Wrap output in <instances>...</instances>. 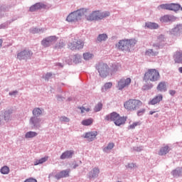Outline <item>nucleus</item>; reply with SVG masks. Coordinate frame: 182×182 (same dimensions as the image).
Returning a JSON list of instances; mask_svg holds the SVG:
<instances>
[{"mask_svg":"<svg viewBox=\"0 0 182 182\" xmlns=\"http://www.w3.org/2000/svg\"><path fill=\"white\" fill-rule=\"evenodd\" d=\"M110 16L109 11H94L90 14H89V10L87 9V14L84 15L87 21H100L104 18H107Z\"/></svg>","mask_w":182,"mask_h":182,"instance_id":"obj_1","label":"nucleus"},{"mask_svg":"<svg viewBox=\"0 0 182 182\" xmlns=\"http://www.w3.org/2000/svg\"><path fill=\"white\" fill-rule=\"evenodd\" d=\"M136 43H137V41H136V39L121 40L118 44L116 45V48L119 50L127 52L129 51L130 48H133Z\"/></svg>","mask_w":182,"mask_h":182,"instance_id":"obj_2","label":"nucleus"},{"mask_svg":"<svg viewBox=\"0 0 182 182\" xmlns=\"http://www.w3.org/2000/svg\"><path fill=\"white\" fill-rule=\"evenodd\" d=\"M142 106L143 102L136 99H129L124 103V107L128 112H135V110H139Z\"/></svg>","mask_w":182,"mask_h":182,"instance_id":"obj_3","label":"nucleus"},{"mask_svg":"<svg viewBox=\"0 0 182 182\" xmlns=\"http://www.w3.org/2000/svg\"><path fill=\"white\" fill-rule=\"evenodd\" d=\"M105 120L114 122L116 126H122V124L126 123L127 117H122L117 112H112L110 114L105 117Z\"/></svg>","mask_w":182,"mask_h":182,"instance_id":"obj_4","label":"nucleus"},{"mask_svg":"<svg viewBox=\"0 0 182 182\" xmlns=\"http://www.w3.org/2000/svg\"><path fill=\"white\" fill-rule=\"evenodd\" d=\"M160 79V73L156 69H148L144 75L145 82H157Z\"/></svg>","mask_w":182,"mask_h":182,"instance_id":"obj_5","label":"nucleus"},{"mask_svg":"<svg viewBox=\"0 0 182 182\" xmlns=\"http://www.w3.org/2000/svg\"><path fill=\"white\" fill-rule=\"evenodd\" d=\"M87 14V10L86 9H81L70 14L68 16L66 21H68V22H76V21H80L82 17Z\"/></svg>","mask_w":182,"mask_h":182,"instance_id":"obj_6","label":"nucleus"},{"mask_svg":"<svg viewBox=\"0 0 182 182\" xmlns=\"http://www.w3.org/2000/svg\"><path fill=\"white\" fill-rule=\"evenodd\" d=\"M96 69L97 70L98 73H100V76H101V77H107V76L110 75V68L105 63H100L97 65Z\"/></svg>","mask_w":182,"mask_h":182,"instance_id":"obj_7","label":"nucleus"},{"mask_svg":"<svg viewBox=\"0 0 182 182\" xmlns=\"http://www.w3.org/2000/svg\"><path fill=\"white\" fill-rule=\"evenodd\" d=\"M83 46H85L83 41L77 38H73L71 42L68 44V48L71 50L83 49Z\"/></svg>","mask_w":182,"mask_h":182,"instance_id":"obj_8","label":"nucleus"},{"mask_svg":"<svg viewBox=\"0 0 182 182\" xmlns=\"http://www.w3.org/2000/svg\"><path fill=\"white\" fill-rule=\"evenodd\" d=\"M33 53L29 50H23L17 53V59L18 60H28L32 58Z\"/></svg>","mask_w":182,"mask_h":182,"instance_id":"obj_9","label":"nucleus"},{"mask_svg":"<svg viewBox=\"0 0 182 182\" xmlns=\"http://www.w3.org/2000/svg\"><path fill=\"white\" fill-rule=\"evenodd\" d=\"M132 83V79L130 77H128L127 79L125 78H122L119 82H118V85L117 87L119 90H122L124 89V87L129 86Z\"/></svg>","mask_w":182,"mask_h":182,"instance_id":"obj_10","label":"nucleus"},{"mask_svg":"<svg viewBox=\"0 0 182 182\" xmlns=\"http://www.w3.org/2000/svg\"><path fill=\"white\" fill-rule=\"evenodd\" d=\"M56 36L48 37L41 41V45H43L44 48H48V46H50L52 43H55V42H56Z\"/></svg>","mask_w":182,"mask_h":182,"instance_id":"obj_11","label":"nucleus"},{"mask_svg":"<svg viewBox=\"0 0 182 182\" xmlns=\"http://www.w3.org/2000/svg\"><path fill=\"white\" fill-rule=\"evenodd\" d=\"M39 9H46V5L42 3H36L30 7L29 11L30 12H36Z\"/></svg>","mask_w":182,"mask_h":182,"instance_id":"obj_12","label":"nucleus"},{"mask_svg":"<svg viewBox=\"0 0 182 182\" xmlns=\"http://www.w3.org/2000/svg\"><path fill=\"white\" fill-rule=\"evenodd\" d=\"M96 136H97V132L93 131L87 132L85 134V138L87 139L88 141H93V140L96 139Z\"/></svg>","mask_w":182,"mask_h":182,"instance_id":"obj_13","label":"nucleus"},{"mask_svg":"<svg viewBox=\"0 0 182 182\" xmlns=\"http://www.w3.org/2000/svg\"><path fill=\"white\" fill-rule=\"evenodd\" d=\"M73 154H75V152L72 150L65 151L61 154V156H60V159L61 160H65L66 159H72V157L73 156Z\"/></svg>","mask_w":182,"mask_h":182,"instance_id":"obj_14","label":"nucleus"},{"mask_svg":"<svg viewBox=\"0 0 182 182\" xmlns=\"http://www.w3.org/2000/svg\"><path fill=\"white\" fill-rule=\"evenodd\" d=\"M100 173V169L99 168H93L91 171L88 173L89 178H96V177L99 176V173Z\"/></svg>","mask_w":182,"mask_h":182,"instance_id":"obj_15","label":"nucleus"},{"mask_svg":"<svg viewBox=\"0 0 182 182\" xmlns=\"http://www.w3.org/2000/svg\"><path fill=\"white\" fill-rule=\"evenodd\" d=\"M69 173H70V170L62 171L55 175V178H57V180H59L65 177H69Z\"/></svg>","mask_w":182,"mask_h":182,"instance_id":"obj_16","label":"nucleus"},{"mask_svg":"<svg viewBox=\"0 0 182 182\" xmlns=\"http://www.w3.org/2000/svg\"><path fill=\"white\" fill-rule=\"evenodd\" d=\"M176 63H182V51H176L173 55Z\"/></svg>","mask_w":182,"mask_h":182,"instance_id":"obj_17","label":"nucleus"},{"mask_svg":"<svg viewBox=\"0 0 182 182\" xmlns=\"http://www.w3.org/2000/svg\"><path fill=\"white\" fill-rule=\"evenodd\" d=\"M161 100H163V95H159L156 96L155 97H154L149 102V105H157L159 104L160 102H161Z\"/></svg>","mask_w":182,"mask_h":182,"instance_id":"obj_18","label":"nucleus"},{"mask_svg":"<svg viewBox=\"0 0 182 182\" xmlns=\"http://www.w3.org/2000/svg\"><path fill=\"white\" fill-rule=\"evenodd\" d=\"M146 29H159V25L157 23L146 22L145 23Z\"/></svg>","mask_w":182,"mask_h":182,"instance_id":"obj_19","label":"nucleus"},{"mask_svg":"<svg viewBox=\"0 0 182 182\" xmlns=\"http://www.w3.org/2000/svg\"><path fill=\"white\" fill-rule=\"evenodd\" d=\"M156 89L157 90H159V92H166V90H167L166 82H159V85H157Z\"/></svg>","mask_w":182,"mask_h":182,"instance_id":"obj_20","label":"nucleus"},{"mask_svg":"<svg viewBox=\"0 0 182 182\" xmlns=\"http://www.w3.org/2000/svg\"><path fill=\"white\" fill-rule=\"evenodd\" d=\"M168 151H170V147H168V146L166 145L160 149L159 155V156H165V154H167V153H168Z\"/></svg>","mask_w":182,"mask_h":182,"instance_id":"obj_21","label":"nucleus"},{"mask_svg":"<svg viewBox=\"0 0 182 182\" xmlns=\"http://www.w3.org/2000/svg\"><path fill=\"white\" fill-rule=\"evenodd\" d=\"M182 33V25H178L173 29V35L178 36Z\"/></svg>","mask_w":182,"mask_h":182,"instance_id":"obj_22","label":"nucleus"},{"mask_svg":"<svg viewBox=\"0 0 182 182\" xmlns=\"http://www.w3.org/2000/svg\"><path fill=\"white\" fill-rule=\"evenodd\" d=\"M145 55L146 56H157V55H159V50L149 49L145 52Z\"/></svg>","mask_w":182,"mask_h":182,"instance_id":"obj_23","label":"nucleus"},{"mask_svg":"<svg viewBox=\"0 0 182 182\" xmlns=\"http://www.w3.org/2000/svg\"><path fill=\"white\" fill-rule=\"evenodd\" d=\"M48 159H49L48 156H45L43 158H41V159H37L34 162V166H38L39 164H43V163H46V161H48Z\"/></svg>","mask_w":182,"mask_h":182,"instance_id":"obj_24","label":"nucleus"},{"mask_svg":"<svg viewBox=\"0 0 182 182\" xmlns=\"http://www.w3.org/2000/svg\"><path fill=\"white\" fill-rule=\"evenodd\" d=\"M117 70H119V65L112 64L111 68H109V75H114Z\"/></svg>","mask_w":182,"mask_h":182,"instance_id":"obj_25","label":"nucleus"},{"mask_svg":"<svg viewBox=\"0 0 182 182\" xmlns=\"http://www.w3.org/2000/svg\"><path fill=\"white\" fill-rule=\"evenodd\" d=\"M81 124H82V126H91V124H93V119L89 118L84 119L82 121Z\"/></svg>","mask_w":182,"mask_h":182,"instance_id":"obj_26","label":"nucleus"},{"mask_svg":"<svg viewBox=\"0 0 182 182\" xmlns=\"http://www.w3.org/2000/svg\"><path fill=\"white\" fill-rule=\"evenodd\" d=\"M181 6L180 4H169V11H178Z\"/></svg>","mask_w":182,"mask_h":182,"instance_id":"obj_27","label":"nucleus"},{"mask_svg":"<svg viewBox=\"0 0 182 182\" xmlns=\"http://www.w3.org/2000/svg\"><path fill=\"white\" fill-rule=\"evenodd\" d=\"M36 136H38V133L35 132H28L26 134L25 137L26 139H32L33 137H36Z\"/></svg>","mask_w":182,"mask_h":182,"instance_id":"obj_28","label":"nucleus"},{"mask_svg":"<svg viewBox=\"0 0 182 182\" xmlns=\"http://www.w3.org/2000/svg\"><path fill=\"white\" fill-rule=\"evenodd\" d=\"M41 122V119L37 118L36 117H33L31 119V123L33 124V126H38Z\"/></svg>","mask_w":182,"mask_h":182,"instance_id":"obj_29","label":"nucleus"},{"mask_svg":"<svg viewBox=\"0 0 182 182\" xmlns=\"http://www.w3.org/2000/svg\"><path fill=\"white\" fill-rule=\"evenodd\" d=\"M161 22H169V21H171V16L168 15H165L160 18Z\"/></svg>","mask_w":182,"mask_h":182,"instance_id":"obj_30","label":"nucleus"},{"mask_svg":"<svg viewBox=\"0 0 182 182\" xmlns=\"http://www.w3.org/2000/svg\"><path fill=\"white\" fill-rule=\"evenodd\" d=\"M33 116H36V117H38V116H41V114H42V110H41L39 108H35L33 110Z\"/></svg>","mask_w":182,"mask_h":182,"instance_id":"obj_31","label":"nucleus"},{"mask_svg":"<svg viewBox=\"0 0 182 182\" xmlns=\"http://www.w3.org/2000/svg\"><path fill=\"white\" fill-rule=\"evenodd\" d=\"M141 124V122H134L131 125L129 126L128 129L133 130V129H136V127H137V126H140Z\"/></svg>","mask_w":182,"mask_h":182,"instance_id":"obj_32","label":"nucleus"},{"mask_svg":"<svg viewBox=\"0 0 182 182\" xmlns=\"http://www.w3.org/2000/svg\"><path fill=\"white\" fill-rule=\"evenodd\" d=\"M107 39V35H106V34H100L97 37V41L99 42H102L103 41H106Z\"/></svg>","mask_w":182,"mask_h":182,"instance_id":"obj_33","label":"nucleus"},{"mask_svg":"<svg viewBox=\"0 0 182 182\" xmlns=\"http://www.w3.org/2000/svg\"><path fill=\"white\" fill-rule=\"evenodd\" d=\"M1 174H9V167L4 166L1 168Z\"/></svg>","mask_w":182,"mask_h":182,"instance_id":"obj_34","label":"nucleus"},{"mask_svg":"<svg viewBox=\"0 0 182 182\" xmlns=\"http://www.w3.org/2000/svg\"><path fill=\"white\" fill-rule=\"evenodd\" d=\"M83 58L85 60H89V59H92L93 58V54L85 53L83 54Z\"/></svg>","mask_w":182,"mask_h":182,"instance_id":"obj_35","label":"nucleus"},{"mask_svg":"<svg viewBox=\"0 0 182 182\" xmlns=\"http://www.w3.org/2000/svg\"><path fill=\"white\" fill-rule=\"evenodd\" d=\"M103 107V105L101 102H99L95 107V112H100Z\"/></svg>","mask_w":182,"mask_h":182,"instance_id":"obj_36","label":"nucleus"},{"mask_svg":"<svg viewBox=\"0 0 182 182\" xmlns=\"http://www.w3.org/2000/svg\"><path fill=\"white\" fill-rule=\"evenodd\" d=\"M114 147V144L109 143L107 147L104 148V151L107 152L109 150H112Z\"/></svg>","mask_w":182,"mask_h":182,"instance_id":"obj_37","label":"nucleus"},{"mask_svg":"<svg viewBox=\"0 0 182 182\" xmlns=\"http://www.w3.org/2000/svg\"><path fill=\"white\" fill-rule=\"evenodd\" d=\"M181 174V170H173L172 171V175L173 177H180Z\"/></svg>","mask_w":182,"mask_h":182,"instance_id":"obj_38","label":"nucleus"},{"mask_svg":"<svg viewBox=\"0 0 182 182\" xmlns=\"http://www.w3.org/2000/svg\"><path fill=\"white\" fill-rule=\"evenodd\" d=\"M113 86V84L112 82H107L104 85V87L102 88V90H107V89H110Z\"/></svg>","mask_w":182,"mask_h":182,"instance_id":"obj_39","label":"nucleus"},{"mask_svg":"<svg viewBox=\"0 0 182 182\" xmlns=\"http://www.w3.org/2000/svg\"><path fill=\"white\" fill-rule=\"evenodd\" d=\"M161 9H168L170 11V4H161L159 6Z\"/></svg>","mask_w":182,"mask_h":182,"instance_id":"obj_40","label":"nucleus"},{"mask_svg":"<svg viewBox=\"0 0 182 182\" xmlns=\"http://www.w3.org/2000/svg\"><path fill=\"white\" fill-rule=\"evenodd\" d=\"M78 109H80V110H81V113L83 114L85 113V112H90V108L87 107V108H85L84 107H78Z\"/></svg>","mask_w":182,"mask_h":182,"instance_id":"obj_41","label":"nucleus"},{"mask_svg":"<svg viewBox=\"0 0 182 182\" xmlns=\"http://www.w3.org/2000/svg\"><path fill=\"white\" fill-rule=\"evenodd\" d=\"M4 119L5 120H9V119H11V114L8 112H6L4 113Z\"/></svg>","mask_w":182,"mask_h":182,"instance_id":"obj_42","label":"nucleus"},{"mask_svg":"<svg viewBox=\"0 0 182 182\" xmlns=\"http://www.w3.org/2000/svg\"><path fill=\"white\" fill-rule=\"evenodd\" d=\"M146 112L145 109H140L137 112V116H143Z\"/></svg>","mask_w":182,"mask_h":182,"instance_id":"obj_43","label":"nucleus"},{"mask_svg":"<svg viewBox=\"0 0 182 182\" xmlns=\"http://www.w3.org/2000/svg\"><path fill=\"white\" fill-rule=\"evenodd\" d=\"M50 77H52V73H48L44 76L45 80H49V79H50Z\"/></svg>","mask_w":182,"mask_h":182,"instance_id":"obj_44","label":"nucleus"},{"mask_svg":"<svg viewBox=\"0 0 182 182\" xmlns=\"http://www.w3.org/2000/svg\"><path fill=\"white\" fill-rule=\"evenodd\" d=\"M126 167H127V168H134V164H133V163H132V164H128L126 166Z\"/></svg>","mask_w":182,"mask_h":182,"instance_id":"obj_45","label":"nucleus"},{"mask_svg":"<svg viewBox=\"0 0 182 182\" xmlns=\"http://www.w3.org/2000/svg\"><path fill=\"white\" fill-rule=\"evenodd\" d=\"M60 121L61 122H69V118L66 117H62L60 118Z\"/></svg>","mask_w":182,"mask_h":182,"instance_id":"obj_46","label":"nucleus"},{"mask_svg":"<svg viewBox=\"0 0 182 182\" xmlns=\"http://www.w3.org/2000/svg\"><path fill=\"white\" fill-rule=\"evenodd\" d=\"M169 95H171V96H174V95H176V90H169Z\"/></svg>","mask_w":182,"mask_h":182,"instance_id":"obj_47","label":"nucleus"},{"mask_svg":"<svg viewBox=\"0 0 182 182\" xmlns=\"http://www.w3.org/2000/svg\"><path fill=\"white\" fill-rule=\"evenodd\" d=\"M17 93H18V91H14V92H9V95L15 96V95H16Z\"/></svg>","mask_w":182,"mask_h":182,"instance_id":"obj_48","label":"nucleus"},{"mask_svg":"<svg viewBox=\"0 0 182 182\" xmlns=\"http://www.w3.org/2000/svg\"><path fill=\"white\" fill-rule=\"evenodd\" d=\"M154 113H156V111H150L149 112V114L152 115V114H154Z\"/></svg>","mask_w":182,"mask_h":182,"instance_id":"obj_49","label":"nucleus"},{"mask_svg":"<svg viewBox=\"0 0 182 182\" xmlns=\"http://www.w3.org/2000/svg\"><path fill=\"white\" fill-rule=\"evenodd\" d=\"M178 70H179L180 73H182V67H180V68H178Z\"/></svg>","mask_w":182,"mask_h":182,"instance_id":"obj_50","label":"nucleus"},{"mask_svg":"<svg viewBox=\"0 0 182 182\" xmlns=\"http://www.w3.org/2000/svg\"><path fill=\"white\" fill-rule=\"evenodd\" d=\"M0 48H2V40L0 39Z\"/></svg>","mask_w":182,"mask_h":182,"instance_id":"obj_51","label":"nucleus"},{"mask_svg":"<svg viewBox=\"0 0 182 182\" xmlns=\"http://www.w3.org/2000/svg\"><path fill=\"white\" fill-rule=\"evenodd\" d=\"M156 49H157V50L160 49V46H156Z\"/></svg>","mask_w":182,"mask_h":182,"instance_id":"obj_52","label":"nucleus"},{"mask_svg":"<svg viewBox=\"0 0 182 182\" xmlns=\"http://www.w3.org/2000/svg\"><path fill=\"white\" fill-rule=\"evenodd\" d=\"M156 117H159V114H156Z\"/></svg>","mask_w":182,"mask_h":182,"instance_id":"obj_53","label":"nucleus"},{"mask_svg":"<svg viewBox=\"0 0 182 182\" xmlns=\"http://www.w3.org/2000/svg\"><path fill=\"white\" fill-rule=\"evenodd\" d=\"M140 150H141V149H139V150H137V151H140Z\"/></svg>","mask_w":182,"mask_h":182,"instance_id":"obj_54","label":"nucleus"}]
</instances>
